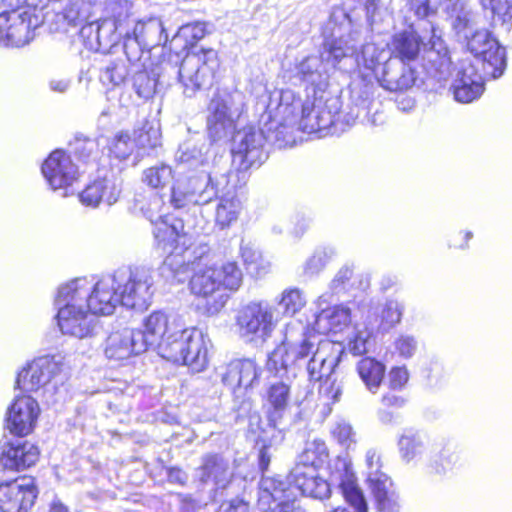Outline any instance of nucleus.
<instances>
[{"instance_id": "obj_46", "label": "nucleus", "mask_w": 512, "mask_h": 512, "mask_svg": "<svg viewBox=\"0 0 512 512\" xmlns=\"http://www.w3.org/2000/svg\"><path fill=\"white\" fill-rule=\"evenodd\" d=\"M305 303L306 299L301 290L289 288L283 291L279 306L284 314L293 316L305 306Z\"/></svg>"}, {"instance_id": "obj_61", "label": "nucleus", "mask_w": 512, "mask_h": 512, "mask_svg": "<svg viewBox=\"0 0 512 512\" xmlns=\"http://www.w3.org/2000/svg\"><path fill=\"white\" fill-rule=\"evenodd\" d=\"M165 32L162 21L157 17H151L147 20H140L137 22L133 32Z\"/></svg>"}, {"instance_id": "obj_4", "label": "nucleus", "mask_w": 512, "mask_h": 512, "mask_svg": "<svg viewBox=\"0 0 512 512\" xmlns=\"http://www.w3.org/2000/svg\"><path fill=\"white\" fill-rule=\"evenodd\" d=\"M156 272L148 267L118 268L92 284L87 278H76L61 285V293L74 292V299L85 302L97 315H112L118 305L138 311L146 310L155 292Z\"/></svg>"}, {"instance_id": "obj_60", "label": "nucleus", "mask_w": 512, "mask_h": 512, "mask_svg": "<svg viewBox=\"0 0 512 512\" xmlns=\"http://www.w3.org/2000/svg\"><path fill=\"white\" fill-rule=\"evenodd\" d=\"M408 5L419 20L429 17L434 12L429 0H408Z\"/></svg>"}, {"instance_id": "obj_57", "label": "nucleus", "mask_w": 512, "mask_h": 512, "mask_svg": "<svg viewBox=\"0 0 512 512\" xmlns=\"http://www.w3.org/2000/svg\"><path fill=\"white\" fill-rule=\"evenodd\" d=\"M241 492L223 498L216 512H248L247 502L240 497Z\"/></svg>"}, {"instance_id": "obj_49", "label": "nucleus", "mask_w": 512, "mask_h": 512, "mask_svg": "<svg viewBox=\"0 0 512 512\" xmlns=\"http://www.w3.org/2000/svg\"><path fill=\"white\" fill-rule=\"evenodd\" d=\"M366 465V483L368 486L378 483L385 478H390L386 473L381 471L380 456L374 449H369L365 456Z\"/></svg>"}, {"instance_id": "obj_12", "label": "nucleus", "mask_w": 512, "mask_h": 512, "mask_svg": "<svg viewBox=\"0 0 512 512\" xmlns=\"http://www.w3.org/2000/svg\"><path fill=\"white\" fill-rule=\"evenodd\" d=\"M217 67V55L213 49L188 51L178 69L184 95L191 98L197 92L208 89Z\"/></svg>"}, {"instance_id": "obj_16", "label": "nucleus", "mask_w": 512, "mask_h": 512, "mask_svg": "<svg viewBox=\"0 0 512 512\" xmlns=\"http://www.w3.org/2000/svg\"><path fill=\"white\" fill-rule=\"evenodd\" d=\"M235 96L228 92H217L207 108V134L211 142L228 139L235 130L233 106Z\"/></svg>"}, {"instance_id": "obj_47", "label": "nucleus", "mask_w": 512, "mask_h": 512, "mask_svg": "<svg viewBox=\"0 0 512 512\" xmlns=\"http://www.w3.org/2000/svg\"><path fill=\"white\" fill-rule=\"evenodd\" d=\"M134 144L132 135L128 132L120 131L111 140L109 149L115 158L125 160L134 151Z\"/></svg>"}, {"instance_id": "obj_50", "label": "nucleus", "mask_w": 512, "mask_h": 512, "mask_svg": "<svg viewBox=\"0 0 512 512\" xmlns=\"http://www.w3.org/2000/svg\"><path fill=\"white\" fill-rule=\"evenodd\" d=\"M418 340L409 334H400L394 341L395 350L405 359L412 358L418 350Z\"/></svg>"}, {"instance_id": "obj_34", "label": "nucleus", "mask_w": 512, "mask_h": 512, "mask_svg": "<svg viewBox=\"0 0 512 512\" xmlns=\"http://www.w3.org/2000/svg\"><path fill=\"white\" fill-rule=\"evenodd\" d=\"M427 437L415 428H405L398 437L397 446L401 460L409 464L420 458L426 450Z\"/></svg>"}, {"instance_id": "obj_24", "label": "nucleus", "mask_w": 512, "mask_h": 512, "mask_svg": "<svg viewBox=\"0 0 512 512\" xmlns=\"http://www.w3.org/2000/svg\"><path fill=\"white\" fill-rule=\"evenodd\" d=\"M40 414L38 402L29 395L16 396L8 407L6 426L9 431L19 437L30 434Z\"/></svg>"}, {"instance_id": "obj_13", "label": "nucleus", "mask_w": 512, "mask_h": 512, "mask_svg": "<svg viewBox=\"0 0 512 512\" xmlns=\"http://www.w3.org/2000/svg\"><path fill=\"white\" fill-rule=\"evenodd\" d=\"M466 50L474 57L471 63L492 79L500 78L507 67L506 48L493 34H465Z\"/></svg>"}, {"instance_id": "obj_31", "label": "nucleus", "mask_w": 512, "mask_h": 512, "mask_svg": "<svg viewBox=\"0 0 512 512\" xmlns=\"http://www.w3.org/2000/svg\"><path fill=\"white\" fill-rule=\"evenodd\" d=\"M144 35L145 34H125L123 49L129 60L131 59L130 51L134 50V48H138L140 51H143L144 49L151 51L160 46V43L152 46H142ZM168 36L169 34H159L160 41L163 38V43L161 44L163 53L168 51L179 57L181 53L187 49V40L182 34H173L171 39H169Z\"/></svg>"}, {"instance_id": "obj_63", "label": "nucleus", "mask_w": 512, "mask_h": 512, "mask_svg": "<svg viewBox=\"0 0 512 512\" xmlns=\"http://www.w3.org/2000/svg\"><path fill=\"white\" fill-rule=\"evenodd\" d=\"M122 34H101L100 53H111L121 40Z\"/></svg>"}, {"instance_id": "obj_40", "label": "nucleus", "mask_w": 512, "mask_h": 512, "mask_svg": "<svg viewBox=\"0 0 512 512\" xmlns=\"http://www.w3.org/2000/svg\"><path fill=\"white\" fill-rule=\"evenodd\" d=\"M327 456L328 453L325 442L315 438L312 441L306 442L302 453L298 456V461L295 466H304L306 468L311 466L317 469Z\"/></svg>"}, {"instance_id": "obj_26", "label": "nucleus", "mask_w": 512, "mask_h": 512, "mask_svg": "<svg viewBox=\"0 0 512 512\" xmlns=\"http://www.w3.org/2000/svg\"><path fill=\"white\" fill-rule=\"evenodd\" d=\"M23 6L24 0H0V7L5 9L0 13V32H30L37 28L36 17L20 12Z\"/></svg>"}, {"instance_id": "obj_64", "label": "nucleus", "mask_w": 512, "mask_h": 512, "mask_svg": "<svg viewBox=\"0 0 512 512\" xmlns=\"http://www.w3.org/2000/svg\"><path fill=\"white\" fill-rule=\"evenodd\" d=\"M381 403L386 408L399 409L405 406L406 399L400 395L395 394L392 391H389L383 394L381 398Z\"/></svg>"}, {"instance_id": "obj_28", "label": "nucleus", "mask_w": 512, "mask_h": 512, "mask_svg": "<svg viewBox=\"0 0 512 512\" xmlns=\"http://www.w3.org/2000/svg\"><path fill=\"white\" fill-rule=\"evenodd\" d=\"M466 464L464 452L458 448L443 447L430 450L424 465V471L429 476L443 477L454 469H459Z\"/></svg>"}, {"instance_id": "obj_1", "label": "nucleus", "mask_w": 512, "mask_h": 512, "mask_svg": "<svg viewBox=\"0 0 512 512\" xmlns=\"http://www.w3.org/2000/svg\"><path fill=\"white\" fill-rule=\"evenodd\" d=\"M291 82L305 87L307 99L304 102L291 89L275 90L269 95L261 116L262 127L246 126L234 133L232 163L239 171L260 167L267 159L264 143L279 148L287 145L296 125L311 134L320 133L336 124L340 101L325 93L327 75L318 58L301 61Z\"/></svg>"}, {"instance_id": "obj_32", "label": "nucleus", "mask_w": 512, "mask_h": 512, "mask_svg": "<svg viewBox=\"0 0 512 512\" xmlns=\"http://www.w3.org/2000/svg\"><path fill=\"white\" fill-rule=\"evenodd\" d=\"M351 322V310L340 304L323 309L316 315L314 329L321 334L338 333Z\"/></svg>"}, {"instance_id": "obj_2", "label": "nucleus", "mask_w": 512, "mask_h": 512, "mask_svg": "<svg viewBox=\"0 0 512 512\" xmlns=\"http://www.w3.org/2000/svg\"><path fill=\"white\" fill-rule=\"evenodd\" d=\"M331 347L329 341H317L316 337L303 328L297 339L286 334L284 340L269 354L267 370L279 378L269 382L265 392L266 415L270 427L280 433L285 430L283 419L288 411L293 379L299 375L309 381L330 378L341 357V353L329 356Z\"/></svg>"}, {"instance_id": "obj_21", "label": "nucleus", "mask_w": 512, "mask_h": 512, "mask_svg": "<svg viewBox=\"0 0 512 512\" xmlns=\"http://www.w3.org/2000/svg\"><path fill=\"white\" fill-rule=\"evenodd\" d=\"M489 79L469 59L461 60L451 87L454 99L464 104L479 99L485 90V82Z\"/></svg>"}, {"instance_id": "obj_59", "label": "nucleus", "mask_w": 512, "mask_h": 512, "mask_svg": "<svg viewBox=\"0 0 512 512\" xmlns=\"http://www.w3.org/2000/svg\"><path fill=\"white\" fill-rule=\"evenodd\" d=\"M409 379V373L405 366L393 367L388 373L389 388L393 391L401 390Z\"/></svg>"}, {"instance_id": "obj_42", "label": "nucleus", "mask_w": 512, "mask_h": 512, "mask_svg": "<svg viewBox=\"0 0 512 512\" xmlns=\"http://www.w3.org/2000/svg\"><path fill=\"white\" fill-rule=\"evenodd\" d=\"M484 9H489L493 15L494 27L498 24L510 30L508 24L512 22V0H479Z\"/></svg>"}, {"instance_id": "obj_58", "label": "nucleus", "mask_w": 512, "mask_h": 512, "mask_svg": "<svg viewBox=\"0 0 512 512\" xmlns=\"http://www.w3.org/2000/svg\"><path fill=\"white\" fill-rule=\"evenodd\" d=\"M154 236L159 244L166 248L168 245H173L178 237L177 229L174 226H169L166 223H162L154 231Z\"/></svg>"}, {"instance_id": "obj_19", "label": "nucleus", "mask_w": 512, "mask_h": 512, "mask_svg": "<svg viewBox=\"0 0 512 512\" xmlns=\"http://www.w3.org/2000/svg\"><path fill=\"white\" fill-rule=\"evenodd\" d=\"M38 458V447L26 440L0 443V483L10 478V475L33 466Z\"/></svg>"}, {"instance_id": "obj_54", "label": "nucleus", "mask_w": 512, "mask_h": 512, "mask_svg": "<svg viewBox=\"0 0 512 512\" xmlns=\"http://www.w3.org/2000/svg\"><path fill=\"white\" fill-rule=\"evenodd\" d=\"M351 18L343 7H334L329 18L328 29L330 32L343 30L350 26Z\"/></svg>"}, {"instance_id": "obj_20", "label": "nucleus", "mask_w": 512, "mask_h": 512, "mask_svg": "<svg viewBox=\"0 0 512 512\" xmlns=\"http://www.w3.org/2000/svg\"><path fill=\"white\" fill-rule=\"evenodd\" d=\"M123 180L119 171L101 170L97 178L79 193L80 202L88 207L96 208L100 203L108 206L115 204L122 191Z\"/></svg>"}, {"instance_id": "obj_27", "label": "nucleus", "mask_w": 512, "mask_h": 512, "mask_svg": "<svg viewBox=\"0 0 512 512\" xmlns=\"http://www.w3.org/2000/svg\"><path fill=\"white\" fill-rule=\"evenodd\" d=\"M141 337L143 336L130 328L113 332L106 339L104 354L108 359L115 361L141 354L145 352L144 349H138V343H140L138 338Z\"/></svg>"}, {"instance_id": "obj_3", "label": "nucleus", "mask_w": 512, "mask_h": 512, "mask_svg": "<svg viewBox=\"0 0 512 512\" xmlns=\"http://www.w3.org/2000/svg\"><path fill=\"white\" fill-rule=\"evenodd\" d=\"M384 53V51H379L374 43L370 42L362 44L359 49L353 34H341L339 37H335V34H328L324 37L321 56L318 59L324 67L327 75V85H329V74L324 60H331L335 65L342 59H346L350 62L349 69L351 70L363 65L366 69L375 72L378 65L383 63L381 59ZM309 58H317V56H309L302 61ZM375 89L372 82H367L365 79L354 80L349 86V97L344 107L340 102L336 123L342 122L351 126L359 120L361 123L375 125L379 112L374 97ZM325 93L328 97L340 99L338 96L331 95L327 88H325Z\"/></svg>"}, {"instance_id": "obj_56", "label": "nucleus", "mask_w": 512, "mask_h": 512, "mask_svg": "<svg viewBox=\"0 0 512 512\" xmlns=\"http://www.w3.org/2000/svg\"><path fill=\"white\" fill-rule=\"evenodd\" d=\"M241 257L247 269L257 270L259 268V262L262 258L261 252L256 249L250 243H244L242 241L240 246Z\"/></svg>"}, {"instance_id": "obj_11", "label": "nucleus", "mask_w": 512, "mask_h": 512, "mask_svg": "<svg viewBox=\"0 0 512 512\" xmlns=\"http://www.w3.org/2000/svg\"><path fill=\"white\" fill-rule=\"evenodd\" d=\"M201 485L213 482L208 499L211 502L220 501L230 495L242 492L245 489V479L235 477L230 469L228 460L216 453L205 454L201 465L197 469Z\"/></svg>"}, {"instance_id": "obj_18", "label": "nucleus", "mask_w": 512, "mask_h": 512, "mask_svg": "<svg viewBox=\"0 0 512 512\" xmlns=\"http://www.w3.org/2000/svg\"><path fill=\"white\" fill-rule=\"evenodd\" d=\"M38 489L34 478H8L0 483L1 512H28L35 503Z\"/></svg>"}, {"instance_id": "obj_15", "label": "nucleus", "mask_w": 512, "mask_h": 512, "mask_svg": "<svg viewBox=\"0 0 512 512\" xmlns=\"http://www.w3.org/2000/svg\"><path fill=\"white\" fill-rule=\"evenodd\" d=\"M64 365L61 354L43 355L28 363L17 375L16 387L22 391L33 392L45 387L60 376Z\"/></svg>"}, {"instance_id": "obj_25", "label": "nucleus", "mask_w": 512, "mask_h": 512, "mask_svg": "<svg viewBox=\"0 0 512 512\" xmlns=\"http://www.w3.org/2000/svg\"><path fill=\"white\" fill-rule=\"evenodd\" d=\"M331 482L340 488L345 501L354 512H368V502L357 484V478L350 463L342 459L335 461L331 471Z\"/></svg>"}, {"instance_id": "obj_35", "label": "nucleus", "mask_w": 512, "mask_h": 512, "mask_svg": "<svg viewBox=\"0 0 512 512\" xmlns=\"http://www.w3.org/2000/svg\"><path fill=\"white\" fill-rule=\"evenodd\" d=\"M356 371L365 388L377 393L385 377V364L374 357H363L357 362Z\"/></svg>"}, {"instance_id": "obj_30", "label": "nucleus", "mask_w": 512, "mask_h": 512, "mask_svg": "<svg viewBox=\"0 0 512 512\" xmlns=\"http://www.w3.org/2000/svg\"><path fill=\"white\" fill-rule=\"evenodd\" d=\"M209 150V145L206 141V136L203 132H191L188 129V136L180 143L176 152V160L179 164H186L189 166H201L206 170L205 155Z\"/></svg>"}, {"instance_id": "obj_44", "label": "nucleus", "mask_w": 512, "mask_h": 512, "mask_svg": "<svg viewBox=\"0 0 512 512\" xmlns=\"http://www.w3.org/2000/svg\"><path fill=\"white\" fill-rule=\"evenodd\" d=\"M173 178V171L169 165L160 164L149 167L143 171L142 181L153 189L166 186Z\"/></svg>"}, {"instance_id": "obj_17", "label": "nucleus", "mask_w": 512, "mask_h": 512, "mask_svg": "<svg viewBox=\"0 0 512 512\" xmlns=\"http://www.w3.org/2000/svg\"><path fill=\"white\" fill-rule=\"evenodd\" d=\"M375 75L380 86L390 92L407 91L423 83L415 65L402 62L399 58L389 57L379 64Z\"/></svg>"}, {"instance_id": "obj_43", "label": "nucleus", "mask_w": 512, "mask_h": 512, "mask_svg": "<svg viewBox=\"0 0 512 512\" xmlns=\"http://www.w3.org/2000/svg\"><path fill=\"white\" fill-rule=\"evenodd\" d=\"M336 256V250L332 246H320L307 259L304 265V272L308 275H317Z\"/></svg>"}, {"instance_id": "obj_9", "label": "nucleus", "mask_w": 512, "mask_h": 512, "mask_svg": "<svg viewBox=\"0 0 512 512\" xmlns=\"http://www.w3.org/2000/svg\"><path fill=\"white\" fill-rule=\"evenodd\" d=\"M389 57L413 65L421 57L442 67L449 61V48L440 34H394Z\"/></svg>"}, {"instance_id": "obj_22", "label": "nucleus", "mask_w": 512, "mask_h": 512, "mask_svg": "<svg viewBox=\"0 0 512 512\" xmlns=\"http://www.w3.org/2000/svg\"><path fill=\"white\" fill-rule=\"evenodd\" d=\"M41 171L52 190L67 189L78 177V167L62 149H56L49 154Z\"/></svg>"}, {"instance_id": "obj_48", "label": "nucleus", "mask_w": 512, "mask_h": 512, "mask_svg": "<svg viewBox=\"0 0 512 512\" xmlns=\"http://www.w3.org/2000/svg\"><path fill=\"white\" fill-rule=\"evenodd\" d=\"M220 273L221 286L231 291H236L242 284V271L236 262H226L217 269Z\"/></svg>"}, {"instance_id": "obj_52", "label": "nucleus", "mask_w": 512, "mask_h": 512, "mask_svg": "<svg viewBox=\"0 0 512 512\" xmlns=\"http://www.w3.org/2000/svg\"><path fill=\"white\" fill-rule=\"evenodd\" d=\"M371 338L367 332H359L348 342V350L354 356H363L369 352Z\"/></svg>"}, {"instance_id": "obj_33", "label": "nucleus", "mask_w": 512, "mask_h": 512, "mask_svg": "<svg viewBox=\"0 0 512 512\" xmlns=\"http://www.w3.org/2000/svg\"><path fill=\"white\" fill-rule=\"evenodd\" d=\"M374 499L377 512H400L402 501L391 478L368 486Z\"/></svg>"}, {"instance_id": "obj_10", "label": "nucleus", "mask_w": 512, "mask_h": 512, "mask_svg": "<svg viewBox=\"0 0 512 512\" xmlns=\"http://www.w3.org/2000/svg\"><path fill=\"white\" fill-rule=\"evenodd\" d=\"M74 292L61 293L58 288L54 305L57 308V325L63 334L79 339L91 338L100 330L96 315L88 310L85 302L74 299Z\"/></svg>"}, {"instance_id": "obj_51", "label": "nucleus", "mask_w": 512, "mask_h": 512, "mask_svg": "<svg viewBox=\"0 0 512 512\" xmlns=\"http://www.w3.org/2000/svg\"><path fill=\"white\" fill-rule=\"evenodd\" d=\"M404 311V305L395 299H388L382 310V320L393 327L400 323Z\"/></svg>"}, {"instance_id": "obj_36", "label": "nucleus", "mask_w": 512, "mask_h": 512, "mask_svg": "<svg viewBox=\"0 0 512 512\" xmlns=\"http://www.w3.org/2000/svg\"><path fill=\"white\" fill-rule=\"evenodd\" d=\"M107 11L112 13V16L100 17L92 19L91 16H83L87 22L89 29L96 32H116L122 27L121 22L127 17V2H111L107 6Z\"/></svg>"}, {"instance_id": "obj_41", "label": "nucleus", "mask_w": 512, "mask_h": 512, "mask_svg": "<svg viewBox=\"0 0 512 512\" xmlns=\"http://www.w3.org/2000/svg\"><path fill=\"white\" fill-rule=\"evenodd\" d=\"M69 149L71 154L84 163L97 159L98 143L95 139L83 135H76L74 139L69 142Z\"/></svg>"}, {"instance_id": "obj_53", "label": "nucleus", "mask_w": 512, "mask_h": 512, "mask_svg": "<svg viewBox=\"0 0 512 512\" xmlns=\"http://www.w3.org/2000/svg\"><path fill=\"white\" fill-rule=\"evenodd\" d=\"M35 34H0V47L13 49L29 45L34 40Z\"/></svg>"}, {"instance_id": "obj_5", "label": "nucleus", "mask_w": 512, "mask_h": 512, "mask_svg": "<svg viewBox=\"0 0 512 512\" xmlns=\"http://www.w3.org/2000/svg\"><path fill=\"white\" fill-rule=\"evenodd\" d=\"M214 200H218L216 223L221 228L229 227L242 209L236 187L230 184L226 173L217 175L200 169L180 173L171 187L169 203L176 210H188Z\"/></svg>"}, {"instance_id": "obj_29", "label": "nucleus", "mask_w": 512, "mask_h": 512, "mask_svg": "<svg viewBox=\"0 0 512 512\" xmlns=\"http://www.w3.org/2000/svg\"><path fill=\"white\" fill-rule=\"evenodd\" d=\"M144 329H134L143 337L138 338V349H155L161 341L169 334L172 327L169 326L168 316L165 312L158 310L151 313L143 320Z\"/></svg>"}, {"instance_id": "obj_8", "label": "nucleus", "mask_w": 512, "mask_h": 512, "mask_svg": "<svg viewBox=\"0 0 512 512\" xmlns=\"http://www.w3.org/2000/svg\"><path fill=\"white\" fill-rule=\"evenodd\" d=\"M155 349L158 354L176 364L203 370L207 364V349L201 331L196 328L172 329Z\"/></svg>"}, {"instance_id": "obj_14", "label": "nucleus", "mask_w": 512, "mask_h": 512, "mask_svg": "<svg viewBox=\"0 0 512 512\" xmlns=\"http://www.w3.org/2000/svg\"><path fill=\"white\" fill-rule=\"evenodd\" d=\"M235 326L245 342H264L275 327L273 309L266 301H252L237 311Z\"/></svg>"}, {"instance_id": "obj_62", "label": "nucleus", "mask_w": 512, "mask_h": 512, "mask_svg": "<svg viewBox=\"0 0 512 512\" xmlns=\"http://www.w3.org/2000/svg\"><path fill=\"white\" fill-rule=\"evenodd\" d=\"M312 219L305 213H296L294 216V228L292 233L296 237H301L309 229Z\"/></svg>"}, {"instance_id": "obj_6", "label": "nucleus", "mask_w": 512, "mask_h": 512, "mask_svg": "<svg viewBox=\"0 0 512 512\" xmlns=\"http://www.w3.org/2000/svg\"><path fill=\"white\" fill-rule=\"evenodd\" d=\"M331 485L318 475L315 467L295 466L286 478L281 475L261 478L258 506L264 512H303L297 491L324 500L330 497Z\"/></svg>"}, {"instance_id": "obj_38", "label": "nucleus", "mask_w": 512, "mask_h": 512, "mask_svg": "<svg viewBox=\"0 0 512 512\" xmlns=\"http://www.w3.org/2000/svg\"><path fill=\"white\" fill-rule=\"evenodd\" d=\"M160 129L153 123L145 121L142 126L135 129L132 134L134 147L140 155L150 154L160 146Z\"/></svg>"}, {"instance_id": "obj_7", "label": "nucleus", "mask_w": 512, "mask_h": 512, "mask_svg": "<svg viewBox=\"0 0 512 512\" xmlns=\"http://www.w3.org/2000/svg\"><path fill=\"white\" fill-rule=\"evenodd\" d=\"M193 270L190 279L191 292L203 298L213 297L220 290V273L211 259V249L207 244L187 248L183 254H169L158 268V274L166 282H182V274Z\"/></svg>"}, {"instance_id": "obj_45", "label": "nucleus", "mask_w": 512, "mask_h": 512, "mask_svg": "<svg viewBox=\"0 0 512 512\" xmlns=\"http://www.w3.org/2000/svg\"><path fill=\"white\" fill-rule=\"evenodd\" d=\"M128 66L123 60H117L105 66L99 75L104 85L118 86L123 83L128 75Z\"/></svg>"}, {"instance_id": "obj_39", "label": "nucleus", "mask_w": 512, "mask_h": 512, "mask_svg": "<svg viewBox=\"0 0 512 512\" xmlns=\"http://www.w3.org/2000/svg\"><path fill=\"white\" fill-rule=\"evenodd\" d=\"M132 88L136 95L143 100L151 99L156 93L159 74L155 71L140 70L132 75Z\"/></svg>"}, {"instance_id": "obj_55", "label": "nucleus", "mask_w": 512, "mask_h": 512, "mask_svg": "<svg viewBox=\"0 0 512 512\" xmlns=\"http://www.w3.org/2000/svg\"><path fill=\"white\" fill-rule=\"evenodd\" d=\"M332 435L342 446L347 448L354 442L352 426L343 420L335 423Z\"/></svg>"}, {"instance_id": "obj_37", "label": "nucleus", "mask_w": 512, "mask_h": 512, "mask_svg": "<svg viewBox=\"0 0 512 512\" xmlns=\"http://www.w3.org/2000/svg\"><path fill=\"white\" fill-rule=\"evenodd\" d=\"M354 269L353 263L342 265L330 281L328 291L320 296V300L327 302L331 296L347 294L354 286Z\"/></svg>"}, {"instance_id": "obj_23", "label": "nucleus", "mask_w": 512, "mask_h": 512, "mask_svg": "<svg viewBox=\"0 0 512 512\" xmlns=\"http://www.w3.org/2000/svg\"><path fill=\"white\" fill-rule=\"evenodd\" d=\"M261 372L253 359L245 358L232 360L218 374L221 382L237 395L241 390L247 391L258 385Z\"/></svg>"}]
</instances>
